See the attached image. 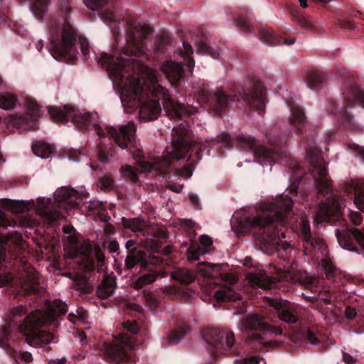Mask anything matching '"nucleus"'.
<instances>
[{"mask_svg":"<svg viewBox=\"0 0 364 364\" xmlns=\"http://www.w3.org/2000/svg\"><path fill=\"white\" fill-rule=\"evenodd\" d=\"M117 0H84L85 4L92 10L102 9L101 16L111 23V31L114 38L113 53L102 52L96 60L105 68L114 81L122 87V103L134 108L139 107L140 117L147 121L156 119L161 112L159 100L168 114L178 119L193 114V108L174 101L168 90L158 83L156 73L150 70L148 73L151 85L144 90L141 80L132 76H125L127 67L132 60L125 57L136 56L145 53L146 40L151 30L147 26L132 19L118 18L114 14Z\"/></svg>","mask_w":364,"mask_h":364,"instance_id":"f257e3e1","label":"nucleus"},{"mask_svg":"<svg viewBox=\"0 0 364 364\" xmlns=\"http://www.w3.org/2000/svg\"><path fill=\"white\" fill-rule=\"evenodd\" d=\"M266 142L269 147L263 146L251 136L240 135L232 138L230 134L223 132L214 139L206 141L204 144L188 139V131L183 127H174L171 131V151L168 166H171L172 160H181L188 154V163L184 166L183 173L187 177L193 174V168L202 157V152L208 149L210 154L211 149H217L220 152L223 146L230 149L235 144L244 150L253 153L257 161L264 166L272 162L282 164L288 161L286 145L289 136L287 134H278L275 129L267 132L265 134Z\"/></svg>","mask_w":364,"mask_h":364,"instance_id":"f03ea898","label":"nucleus"},{"mask_svg":"<svg viewBox=\"0 0 364 364\" xmlns=\"http://www.w3.org/2000/svg\"><path fill=\"white\" fill-rule=\"evenodd\" d=\"M293 207V200L281 195L271 203H264L255 216L245 212H236L230 220L232 230L237 234L252 233L256 245L262 250H274L281 258L291 252L289 243L281 240L285 235L281 232Z\"/></svg>","mask_w":364,"mask_h":364,"instance_id":"7ed1b4c3","label":"nucleus"},{"mask_svg":"<svg viewBox=\"0 0 364 364\" xmlns=\"http://www.w3.org/2000/svg\"><path fill=\"white\" fill-rule=\"evenodd\" d=\"M288 107L291 111L290 124L301 133V140L308 146L309 171L313 176L314 184L317 193L323 196L331 195L318 204L314 216V222L316 224L323 222L334 223L342 217L343 198L341 196L333 193L332 181L328 178L327 168L321 156V150L314 146V135L304 136L302 129L306 125L307 120L303 108L294 103L288 104Z\"/></svg>","mask_w":364,"mask_h":364,"instance_id":"20e7f679","label":"nucleus"},{"mask_svg":"<svg viewBox=\"0 0 364 364\" xmlns=\"http://www.w3.org/2000/svg\"><path fill=\"white\" fill-rule=\"evenodd\" d=\"M48 113L55 122L65 124L70 118L75 127L80 131L91 129L95 131L100 139L105 138L108 135L122 150H127L132 154L134 159L141 158V151L136 144V129L132 122L121 126L118 129L111 126H107L105 129H103L94 123L92 113L75 112L73 109L68 105H65L63 108L49 107Z\"/></svg>","mask_w":364,"mask_h":364,"instance_id":"39448f33","label":"nucleus"},{"mask_svg":"<svg viewBox=\"0 0 364 364\" xmlns=\"http://www.w3.org/2000/svg\"><path fill=\"white\" fill-rule=\"evenodd\" d=\"M197 94L218 116L226 112L236 102L238 108L247 107L262 115L267 102L266 90L257 80L248 82L245 87L234 84L229 90L221 87L210 92L205 88H198Z\"/></svg>","mask_w":364,"mask_h":364,"instance_id":"423d86ee","label":"nucleus"},{"mask_svg":"<svg viewBox=\"0 0 364 364\" xmlns=\"http://www.w3.org/2000/svg\"><path fill=\"white\" fill-rule=\"evenodd\" d=\"M57 13L63 18V23H51L50 28V45L48 50L50 55L58 60L73 63L78 53L76 47L78 38L81 53L87 60L89 56V43L86 38L78 36L77 30L70 22V16L73 9L72 0H58Z\"/></svg>","mask_w":364,"mask_h":364,"instance_id":"0eeeda50","label":"nucleus"},{"mask_svg":"<svg viewBox=\"0 0 364 364\" xmlns=\"http://www.w3.org/2000/svg\"><path fill=\"white\" fill-rule=\"evenodd\" d=\"M222 267L201 262L196 266V272L186 268H178L172 272L171 277L181 284L188 285L195 281L197 274H200L206 280L203 291L208 296L222 302L237 300L239 295L232 285L237 282V277L232 272H225Z\"/></svg>","mask_w":364,"mask_h":364,"instance_id":"6e6552de","label":"nucleus"},{"mask_svg":"<svg viewBox=\"0 0 364 364\" xmlns=\"http://www.w3.org/2000/svg\"><path fill=\"white\" fill-rule=\"evenodd\" d=\"M356 103L364 107V91L356 85L351 84L343 90L340 99L331 98L329 100L328 111L338 118L342 127L355 129L357 124L350 110Z\"/></svg>","mask_w":364,"mask_h":364,"instance_id":"1a4fd4ad","label":"nucleus"},{"mask_svg":"<svg viewBox=\"0 0 364 364\" xmlns=\"http://www.w3.org/2000/svg\"><path fill=\"white\" fill-rule=\"evenodd\" d=\"M20 239L17 232L0 233V287L9 284L19 271Z\"/></svg>","mask_w":364,"mask_h":364,"instance_id":"9d476101","label":"nucleus"},{"mask_svg":"<svg viewBox=\"0 0 364 364\" xmlns=\"http://www.w3.org/2000/svg\"><path fill=\"white\" fill-rule=\"evenodd\" d=\"M54 321V316L50 313L36 310L27 315L17 328L26 336L27 343L30 346L36 348L43 347L51 343L55 338L52 333L41 328L50 325Z\"/></svg>","mask_w":364,"mask_h":364,"instance_id":"9b49d317","label":"nucleus"},{"mask_svg":"<svg viewBox=\"0 0 364 364\" xmlns=\"http://www.w3.org/2000/svg\"><path fill=\"white\" fill-rule=\"evenodd\" d=\"M203 337L211 348L208 350L213 358L217 354L240 356L244 354L242 344L235 341L232 331L225 328H208L203 330Z\"/></svg>","mask_w":364,"mask_h":364,"instance_id":"f8f14e48","label":"nucleus"},{"mask_svg":"<svg viewBox=\"0 0 364 364\" xmlns=\"http://www.w3.org/2000/svg\"><path fill=\"white\" fill-rule=\"evenodd\" d=\"M181 56L183 59V63H176L172 60L164 62L160 68L165 74L171 86L178 88L184 82L186 71L188 73H192L195 60L191 55L193 53L192 46L187 41L183 42V48L179 50Z\"/></svg>","mask_w":364,"mask_h":364,"instance_id":"ddd939ff","label":"nucleus"},{"mask_svg":"<svg viewBox=\"0 0 364 364\" xmlns=\"http://www.w3.org/2000/svg\"><path fill=\"white\" fill-rule=\"evenodd\" d=\"M26 314V309L22 306H16L11 310L10 316L11 321L4 325L0 330V348H2L16 363L23 362L28 363L32 361L31 353L28 351L16 350L14 348L11 340L14 341L12 333L17 321L16 318L23 316Z\"/></svg>","mask_w":364,"mask_h":364,"instance_id":"4468645a","label":"nucleus"},{"mask_svg":"<svg viewBox=\"0 0 364 364\" xmlns=\"http://www.w3.org/2000/svg\"><path fill=\"white\" fill-rule=\"evenodd\" d=\"M162 259L149 255L146 259L139 262L138 264L141 267V275L134 282L133 285L135 289H141L146 285L155 282L159 277H165L167 272L164 270Z\"/></svg>","mask_w":364,"mask_h":364,"instance_id":"2eb2a0df","label":"nucleus"},{"mask_svg":"<svg viewBox=\"0 0 364 364\" xmlns=\"http://www.w3.org/2000/svg\"><path fill=\"white\" fill-rule=\"evenodd\" d=\"M242 323L247 329L252 331L249 335L250 339L259 343H264V337L267 333L281 335L283 332L280 327L269 324L263 316L258 314L247 316Z\"/></svg>","mask_w":364,"mask_h":364,"instance_id":"dca6fc26","label":"nucleus"},{"mask_svg":"<svg viewBox=\"0 0 364 364\" xmlns=\"http://www.w3.org/2000/svg\"><path fill=\"white\" fill-rule=\"evenodd\" d=\"M27 114H22L14 119V124L18 129L26 131H36L38 129L37 119L43 113V107L36 100L28 98L26 101Z\"/></svg>","mask_w":364,"mask_h":364,"instance_id":"f3484780","label":"nucleus"},{"mask_svg":"<svg viewBox=\"0 0 364 364\" xmlns=\"http://www.w3.org/2000/svg\"><path fill=\"white\" fill-rule=\"evenodd\" d=\"M340 246L348 251L360 254L364 252V234L358 229L336 230Z\"/></svg>","mask_w":364,"mask_h":364,"instance_id":"a211bd4d","label":"nucleus"},{"mask_svg":"<svg viewBox=\"0 0 364 364\" xmlns=\"http://www.w3.org/2000/svg\"><path fill=\"white\" fill-rule=\"evenodd\" d=\"M268 304L273 307L281 321L288 324H297L300 318L299 305L287 300L269 299Z\"/></svg>","mask_w":364,"mask_h":364,"instance_id":"6ab92c4d","label":"nucleus"},{"mask_svg":"<svg viewBox=\"0 0 364 364\" xmlns=\"http://www.w3.org/2000/svg\"><path fill=\"white\" fill-rule=\"evenodd\" d=\"M131 344V338H128L126 341L105 343L104 349L109 361L113 363L129 361L130 358L128 350L132 348Z\"/></svg>","mask_w":364,"mask_h":364,"instance_id":"aec40b11","label":"nucleus"},{"mask_svg":"<svg viewBox=\"0 0 364 364\" xmlns=\"http://www.w3.org/2000/svg\"><path fill=\"white\" fill-rule=\"evenodd\" d=\"M300 236L303 241V247L306 255H311L314 250L322 249L325 246L323 239L313 236L308 220H304L300 223Z\"/></svg>","mask_w":364,"mask_h":364,"instance_id":"412c9836","label":"nucleus"},{"mask_svg":"<svg viewBox=\"0 0 364 364\" xmlns=\"http://www.w3.org/2000/svg\"><path fill=\"white\" fill-rule=\"evenodd\" d=\"M291 277L290 273L279 271L275 277L270 278L264 272L250 273L248 279L250 283L264 289H271L277 282L287 281Z\"/></svg>","mask_w":364,"mask_h":364,"instance_id":"4be33fe9","label":"nucleus"},{"mask_svg":"<svg viewBox=\"0 0 364 364\" xmlns=\"http://www.w3.org/2000/svg\"><path fill=\"white\" fill-rule=\"evenodd\" d=\"M20 278L23 294H37L43 289L41 286V278L33 268L27 269Z\"/></svg>","mask_w":364,"mask_h":364,"instance_id":"5701e85b","label":"nucleus"},{"mask_svg":"<svg viewBox=\"0 0 364 364\" xmlns=\"http://www.w3.org/2000/svg\"><path fill=\"white\" fill-rule=\"evenodd\" d=\"M55 200L59 203H65V208H78L82 199V196L73 188L62 187L58 189L54 194Z\"/></svg>","mask_w":364,"mask_h":364,"instance_id":"b1692460","label":"nucleus"},{"mask_svg":"<svg viewBox=\"0 0 364 364\" xmlns=\"http://www.w3.org/2000/svg\"><path fill=\"white\" fill-rule=\"evenodd\" d=\"M212 244V239L206 235L200 237L199 243L191 241L190 246L186 250L188 259L191 262L199 260L200 256H203L208 252V247Z\"/></svg>","mask_w":364,"mask_h":364,"instance_id":"393cba45","label":"nucleus"},{"mask_svg":"<svg viewBox=\"0 0 364 364\" xmlns=\"http://www.w3.org/2000/svg\"><path fill=\"white\" fill-rule=\"evenodd\" d=\"M136 243V242L134 240H129L125 243L128 255L124 260V266L128 270L132 269L139 262L144 261L150 255L142 250H138L135 247Z\"/></svg>","mask_w":364,"mask_h":364,"instance_id":"a878e982","label":"nucleus"},{"mask_svg":"<svg viewBox=\"0 0 364 364\" xmlns=\"http://www.w3.org/2000/svg\"><path fill=\"white\" fill-rule=\"evenodd\" d=\"M260 40L269 46H291L296 41L295 37L285 38L275 33L270 28H261L259 31Z\"/></svg>","mask_w":364,"mask_h":364,"instance_id":"bb28decb","label":"nucleus"},{"mask_svg":"<svg viewBox=\"0 0 364 364\" xmlns=\"http://www.w3.org/2000/svg\"><path fill=\"white\" fill-rule=\"evenodd\" d=\"M9 205L14 212L18 213H26L30 210L28 203L24 200H0V227L6 228L11 225V222L4 212V207Z\"/></svg>","mask_w":364,"mask_h":364,"instance_id":"cd10ccee","label":"nucleus"},{"mask_svg":"<svg viewBox=\"0 0 364 364\" xmlns=\"http://www.w3.org/2000/svg\"><path fill=\"white\" fill-rule=\"evenodd\" d=\"M117 289V277L112 273L105 274L96 289V295L101 299L112 296Z\"/></svg>","mask_w":364,"mask_h":364,"instance_id":"c85d7f7f","label":"nucleus"},{"mask_svg":"<svg viewBox=\"0 0 364 364\" xmlns=\"http://www.w3.org/2000/svg\"><path fill=\"white\" fill-rule=\"evenodd\" d=\"M188 331L189 327L183 322L176 324L167 336L168 343L170 345L178 344L180 341L184 338Z\"/></svg>","mask_w":364,"mask_h":364,"instance_id":"c756f323","label":"nucleus"},{"mask_svg":"<svg viewBox=\"0 0 364 364\" xmlns=\"http://www.w3.org/2000/svg\"><path fill=\"white\" fill-rule=\"evenodd\" d=\"M307 86L312 90L321 88L326 80V75L319 71L313 70L309 72L306 77Z\"/></svg>","mask_w":364,"mask_h":364,"instance_id":"7c9ffc66","label":"nucleus"},{"mask_svg":"<svg viewBox=\"0 0 364 364\" xmlns=\"http://www.w3.org/2000/svg\"><path fill=\"white\" fill-rule=\"evenodd\" d=\"M350 188L354 193V203L361 211L364 210V181H360L350 184Z\"/></svg>","mask_w":364,"mask_h":364,"instance_id":"2f4dec72","label":"nucleus"},{"mask_svg":"<svg viewBox=\"0 0 364 364\" xmlns=\"http://www.w3.org/2000/svg\"><path fill=\"white\" fill-rule=\"evenodd\" d=\"M121 220L122 225L124 228L129 229L133 232H141L144 235L146 224L144 220L139 218H126L124 217H122Z\"/></svg>","mask_w":364,"mask_h":364,"instance_id":"473e14b6","label":"nucleus"},{"mask_svg":"<svg viewBox=\"0 0 364 364\" xmlns=\"http://www.w3.org/2000/svg\"><path fill=\"white\" fill-rule=\"evenodd\" d=\"M170 42L171 38L167 34H163L155 40L154 49L157 58H161L162 55L168 53Z\"/></svg>","mask_w":364,"mask_h":364,"instance_id":"72a5a7b5","label":"nucleus"},{"mask_svg":"<svg viewBox=\"0 0 364 364\" xmlns=\"http://www.w3.org/2000/svg\"><path fill=\"white\" fill-rule=\"evenodd\" d=\"M50 0H33L31 9L37 19H42L48 11Z\"/></svg>","mask_w":364,"mask_h":364,"instance_id":"f704fd0d","label":"nucleus"},{"mask_svg":"<svg viewBox=\"0 0 364 364\" xmlns=\"http://www.w3.org/2000/svg\"><path fill=\"white\" fill-rule=\"evenodd\" d=\"M234 22L237 27L240 28L245 33H255L256 30L252 25L248 18L244 17L241 15L234 14Z\"/></svg>","mask_w":364,"mask_h":364,"instance_id":"c9c22d12","label":"nucleus"},{"mask_svg":"<svg viewBox=\"0 0 364 364\" xmlns=\"http://www.w3.org/2000/svg\"><path fill=\"white\" fill-rule=\"evenodd\" d=\"M33 153L41 158H48L52 152V147L47 143L43 141H36L32 145Z\"/></svg>","mask_w":364,"mask_h":364,"instance_id":"e433bc0d","label":"nucleus"},{"mask_svg":"<svg viewBox=\"0 0 364 364\" xmlns=\"http://www.w3.org/2000/svg\"><path fill=\"white\" fill-rule=\"evenodd\" d=\"M16 102V95L7 92L0 94V107L1 109L6 110L14 109Z\"/></svg>","mask_w":364,"mask_h":364,"instance_id":"4c0bfd02","label":"nucleus"},{"mask_svg":"<svg viewBox=\"0 0 364 364\" xmlns=\"http://www.w3.org/2000/svg\"><path fill=\"white\" fill-rule=\"evenodd\" d=\"M114 150L112 146H108L105 144L97 146V156L98 160L102 163H107L108 159L113 156Z\"/></svg>","mask_w":364,"mask_h":364,"instance_id":"58836bf2","label":"nucleus"},{"mask_svg":"<svg viewBox=\"0 0 364 364\" xmlns=\"http://www.w3.org/2000/svg\"><path fill=\"white\" fill-rule=\"evenodd\" d=\"M65 275L74 282L77 290L84 293L87 292V287L88 283L86 277L78 274H74L71 272L66 273Z\"/></svg>","mask_w":364,"mask_h":364,"instance_id":"ea45409f","label":"nucleus"},{"mask_svg":"<svg viewBox=\"0 0 364 364\" xmlns=\"http://www.w3.org/2000/svg\"><path fill=\"white\" fill-rule=\"evenodd\" d=\"M197 52L203 55H208L211 56L213 58H218L219 53L212 47L209 46L206 43L204 42L203 39H200L196 42Z\"/></svg>","mask_w":364,"mask_h":364,"instance_id":"a19ab883","label":"nucleus"},{"mask_svg":"<svg viewBox=\"0 0 364 364\" xmlns=\"http://www.w3.org/2000/svg\"><path fill=\"white\" fill-rule=\"evenodd\" d=\"M41 214L48 222H54L63 217V213L56 209H49L47 207H43L41 210Z\"/></svg>","mask_w":364,"mask_h":364,"instance_id":"79ce46f5","label":"nucleus"},{"mask_svg":"<svg viewBox=\"0 0 364 364\" xmlns=\"http://www.w3.org/2000/svg\"><path fill=\"white\" fill-rule=\"evenodd\" d=\"M322 266L326 272V278L335 281L337 269L332 262L328 259H324L322 260Z\"/></svg>","mask_w":364,"mask_h":364,"instance_id":"37998d69","label":"nucleus"},{"mask_svg":"<svg viewBox=\"0 0 364 364\" xmlns=\"http://www.w3.org/2000/svg\"><path fill=\"white\" fill-rule=\"evenodd\" d=\"M298 338L307 340L312 344H317L319 342L317 336L309 328L301 329L297 332Z\"/></svg>","mask_w":364,"mask_h":364,"instance_id":"c03bdc74","label":"nucleus"},{"mask_svg":"<svg viewBox=\"0 0 364 364\" xmlns=\"http://www.w3.org/2000/svg\"><path fill=\"white\" fill-rule=\"evenodd\" d=\"M120 172L127 179L132 182H136L138 180V175L135 168L129 165L122 166L120 168Z\"/></svg>","mask_w":364,"mask_h":364,"instance_id":"a18cd8bd","label":"nucleus"},{"mask_svg":"<svg viewBox=\"0 0 364 364\" xmlns=\"http://www.w3.org/2000/svg\"><path fill=\"white\" fill-rule=\"evenodd\" d=\"M294 20L304 28L307 30L313 31L315 28V26L313 25L311 21L309 19H306L304 16L300 14H293Z\"/></svg>","mask_w":364,"mask_h":364,"instance_id":"49530a36","label":"nucleus"},{"mask_svg":"<svg viewBox=\"0 0 364 364\" xmlns=\"http://www.w3.org/2000/svg\"><path fill=\"white\" fill-rule=\"evenodd\" d=\"M262 358L258 355H250L242 359H237L235 364H259Z\"/></svg>","mask_w":364,"mask_h":364,"instance_id":"de8ad7c7","label":"nucleus"},{"mask_svg":"<svg viewBox=\"0 0 364 364\" xmlns=\"http://www.w3.org/2000/svg\"><path fill=\"white\" fill-rule=\"evenodd\" d=\"M53 309L54 311L60 315L65 314L68 311L67 304L59 300H55L53 302Z\"/></svg>","mask_w":364,"mask_h":364,"instance_id":"09e8293b","label":"nucleus"},{"mask_svg":"<svg viewBox=\"0 0 364 364\" xmlns=\"http://www.w3.org/2000/svg\"><path fill=\"white\" fill-rule=\"evenodd\" d=\"M99 183L102 188L105 189H110L113 186V180L107 176H102L100 180Z\"/></svg>","mask_w":364,"mask_h":364,"instance_id":"8fccbe9b","label":"nucleus"},{"mask_svg":"<svg viewBox=\"0 0 364 364\" xmlns=\"http://www.w3.org/2000/svg\"><path fill=\"white\" fill-rule=\"evenodd\" d=\"M349 148L355 151L358 156L364 161V146H360L355 143L349 144Z\"/></svg>","mask_w":364,"mask_h":364,"instance_id":"3c124183","label":"nucleus"},{"mask_svg":"<svg viewBox=\"0 0 364 364\" xmlns=\"http://www.w3.org/2000/svg\"><path fill=\"white\" fill-rule=\"evenodd\" d=\"M124 328L133 334H136L139 331V326L135 321H127L124 325Z\"/></svg>","mask_w":364,"mask_h":364,"instance_id":"603ef678","label":"nucleus"},{"mask_svg":"<svg viewBox=\"0 0 364 364\" xmlns=\"http://www.w3.org/2000/svg\"><path fill=\"white\" fill-rule=\"evenodd\" d=\"M344 314L348 319L353 320L357 316V311L354 307L346 306L345 308Z\"/></svg>","mask_w":364,"mask_h":364,"instance_id":"864d4df0","label":"nucleus"},{"mask_svg":"<svg viewBox=\"0 0 364 364\" xmlns=\"http://www.w3.org/2000/svg\"><path fill=\"white\" fill-rule=\"evenodd\" d=\"M82 155V153L78 149H70L68 151L69 159L74 161H80V158Z\"/></svg>","mask_w":364,"mask_h":364,"instance_id":"5fc2aeb1","label":"nucleus"},{"mask_svg":"<svg viewBox=\"0 0 364 364\" xmlns=\"http://www.w3.org/2000/svg\"><path fill=\"white\" fill-rule=\"evenodd\" d=\"M107 248L110 252H117L119 250V245L116 240H112L109 241Z\"/></svg>","mask_w":364,"mask_h":364,"instance_id":"6e6d98bb","label":"nucleus"},{"mask_svg":"<svg viewBox=\"0 0 364 364\" xmlns=\"http://www.w3.org/2000/svg\"><path fill=\"white\" fill-rule=\"evenodd\" d=\"M88 208L90 210H98L99 212L103 210V203L100 201H93L90 202Z\"/></svg>","mask_w":364,"mask_h":364,"instance_id":"4d7b16f0","label":"nucleus"},{"mask_svg":"<svg viewBox=\"0 0 364 364\" xmlns=\"http://www.w3.org/2000/svg\"><path fill=\"white\" fill-rule=\"evenodd\" d=\"M98 216L100 220L105 223H108V222L110 220L111 217L104 211L101 210L100 212H98Z\"/></svg>","mask_w":364,"mask_h":364,"instance_id":"13d9d810","label":"nucleus"},{"mask_svg":"<svg viewBox=\"0 0 364 364\" xmlns=\"http://www.w3.org/2000/svg\"><path fill=\"white\" fill-rule=\"evenodd\" d=\"M189 199L191 201V203L195 205L196 208H199L200 203L198 195L195 193H191L189 195Z\"/></svg>","mask_w":364,"mask_h":364,"instance_id":"bf43d9fd","label":"nucleus"},{"mask_svg":"<svg viewBox=\"0 0 364 364\" xmlns=\"http://www.w3.org/2000/svg\"><path fill=\"white\" fill-rule=\"evenodd\" d=\"M343 360L346 364H353L355 363V360L347 353H343Z\"/></svg>","mask_w":364,"mask_h":364,"instance_id":"052dcab7","label":"nucleus"},{"mask_svg":"<svg viewBox=\"0 0 364 364\" xmlns=\"http://www.w3.org/2000/svg\"><path fill=\"white\" fill-rule=\"evenodd\" d=\"M352 222L355 225H358L361 223L363 220V218L360 213H356L354 216L351 218Z\"/></svg>","mask_w":364,"mask_h":364,"instance_id":"680f3d73","label":"nucleus"},{"mask_svg":"<svg viewBox=\"0 0 364 364\" xmlns=\"http://www.w3.org/2000/svg\"><path fill=\"white\" fill-rule=\"evenodd\" d=\"M168 188L170 190L176 193H180L182 190L183 186L180 185H169Z\"/></svg>","mask_w":364,"mask_h":364,"instance_id":"e2e57ef3","label":"nucleus"},{"mask_svg":"<svg viewBox=\"0 0 364 364\" xmlns=\"http://www.w3.org/2000/svg\"><path fill=\"white\" fill-rule=\"evenodd\" d=\"M104 230L106 233H113L114 232V227L111 224L106 223L104 227Z\"/></svg>","mask_w":364,"mask_h":364,"instance_id":"0e129e2a","label":"nucleus"},{"mask_svg":"<svg viewBox=\"0 0 364 364\" xmlns=\"http://www.w3.org/2000/svg\"><path fill=\"white\" fill-rule=\"evenodd\" d=\"M319 301H322L325 304H330L331 303V299L330 296H321L319 298Z\"/></svg>","mask_w":364,"mask_h":364,"instance_id":"69168bd1","label":"nucleus"},{"mask_svg":"<svg viewBox=\"0 0 364 364\" xmlns=\"http://www.w3.org/2000/svg\"><path fill=\"white\" fill-rule=\"evenodd\" d=\"M342 26L346 28L353 29L355 28V25L350 21H346L342 24Z\"/></svg>","mask_w":364,"mask_h":364,"instance_id":"338daca9","label":"nucleus"},{"mask_svg":"<svg viewBox=\"0 0 364 364\" xmlns=\"http://www.w3.org/2000/svg\"><path fill=\"white\" fill-rule=\"evenodd\" d=\"M298 193V187L296 186H291L289 188V193L292 196H296Z\"/></svg>","mask_w":364,"mask_h":364,"instance_id":"774afa93","label":"nucleus"}]
</instances>
